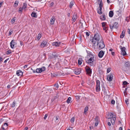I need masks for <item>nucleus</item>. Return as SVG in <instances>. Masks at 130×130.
Instances as JSON below:
<instances>
[{
  "mask_svg": "<svg viewBox=\"0 0 130 130\" xmlns=\"http://www.w3.org/2000/svg\"><path fill=\"white\" fill-rule=\"evenodd\" d=\"M102 40L101 36L98 34H97L94 35L92 39L90 40V41L94 45H95Z\"/></svg>",
  "mask_w": 130,
  "mask_h": 130,
  "instance_id": "1",
  "label": "nucleus"
},
{
  "mask_svg": "<svg viewBox=\"0 0 130 130\" xmlns=\"http://www.w3.org/2000/svg\"><path fill=\"white\" fill-rule=\"evenodd\" d=\"M97 47L100 49H101L104 48L105 47V45L104 43L103 40L96 43Z\"/></svg>",
  "mask_w": 130,
  "mask_h": 130,
  "instance_id": "2",
  "label": "nucleus"
},
{
  "mask_svg": "<svg viewBox=\"0 0 130 130\" xmlns=\"http://www.w3.org/2000/svg\"><path fill=\"white\" fill-rule=\"evenodd\" d=\"M90 58L87 61H86V62L88 63L91 64L94 61V56L92 55H90Z\"/></svg>",
  "mask_w": 130,
  "mask_h": 130,
  "instance_id": "3",
  "label": "nucleus"
},
{
  "mask_svg": "<svg viewBox=\"0 0 130 130\" xmlns=\"http://www.w3.org/2000/svg\"><path fill=\"white\" fill-rule=\"evenodd\" d=\"M110 27L111 30H112L114 28H117L118 27V23L117 22H115L113 23V24L111 25V24L109 25Z\"/></svg>",
  "mask_w": 130,
  "mask_h": 130,
  "instance_id": "4",
  "label": "nucleus"
},
{
  "mask_svg": "<svg viewBox=\"0 0 130 130\" xmlns=\"http://www.w3.org/2000/svg\"><path fill=\"white\" fill-rule=\"evenodd\" d=\"M121 50V55L124 56L126 54V53L125 51V48L124 47H122V46H120Z\"/></svg>",
  "mask_w": 130,
  "mask_h": 130,
  "instance_id": "5",
  "label": "nucleus"
},
{
  "mask_svg": "<svg viewBox=\"0 0 130 130\" xmlns=\"http://www.w3.org/2000/svg\"><path fill=\"white\" fill-rule=\"evenodd\" d=\"M100 82L99 80L96 81V91H99L100 90Z\"/></svg>",
  "mask_w": 130,
  "mask_h": 130,
  "instance_id": "6",
  "label": "nucleus"
},
{
  "mask_svg": "<svg viewBox=\"0 0 130 130\" xmlns=\"http://www.w3.org/2000/svg\"><path fill=\"white\" fill-rule=\"evenodd\" d=\"M74 72L76 74H79L81 72V69L79 68H77L74 70Z\"/></svg>",
  "mask_w": 130,
  "mask_h": 130,
  "instance_id": "7",
  "label": "nucleus"
},
{
  "mask_svg": "<svg viewBox=\"0 0 130 130\" xmlns=\"http://www.w3.org/2000/svg\"><path fill=\"white\" fill-rule=\"evenodd\" d=\"M47 42L46 41H44L41 43L40 46L41 47H44L47 46Z\"/></svg>",
  "mask_w": 130,
  "mask_h": 130,
  "instance_id": "8",
  "label": "nucleus"
},
{
  "mask_svg": "<svg viewBox=\"0 0 130 130\" xmlns=\"http://www.w3.org/2000/svg\"><path fill=\"white\" fill-rule=\"evenodd\" d=\"M86 71L87 72V74L90 76L92 73L91 69L89 67H88L86 69Z\"/></svg>",
  "mask_w": 130,
  "mask_h": 130,
  "instance_id": "9",
  "label": "nucleus"
},
{
  "mask_svg": "<svg viewBox=\"0 0 130 130\" xmlns=\"http://www.w3.org/2000/svg\"><path fill=\"white\" fill-rule=\"evenodd\" d=\"M113 76L112 74H109L107 76V79L108 81H111L112 80L113 77Z\"/></svg>",
  "mask_w": 130,
  "mask_h": 130,
  "instance_id": "10",
  "label": "nucleus"
},
{
  "mask_svg": "<svg viewBox=\"0 0 130 130\" xmlns=\"http://www.w3.org/2000/svg\"><path fill=\"white\" fill-rule=\"evenodd\" d=\"M104 54V52L102 51H100L98 54L99 57L100 58H102Z\"/></svg>",
  "mask_w": 130,
  "mask_h": 130,
  "instance_id": "11",
  "label": "nucleus"
},
{
  "mask_svg": "<svg viewBox=\"0 0 130 130\" xmlns=\"http://www.w3.org/2000/svg\"><path fill=\"white\" fill-rule=\"evenodd\" d=\"M61 42H53L52 44L54 46L56 47H58L59 46Z\"/></svg>",
  "mask_w": 130,
  "mask_h": 130,
  "instance_id": "12",
  "label": "nucleus"
},
{
  "mask_svg": "<svg viewBox=\"0 0 130 130\" xmlns=\"http://www.w3.org/2000/svg\"><path fill=\"white\" fill-rule=\"evenodd\" d=\"M14 41H15L14 40H12L10 43L11 47L12 48H13L14 47L15 43Z\"/></svg>",
  "mask_w": 130,
  "mask_h": 130,
  "instance_id": "13",
  "label": "nucleus"
},
{
  "mask_svg": "<svg viewBox=\"0 0 130 130\" xmlns=\"http://www.w3.org/2000/svg\"><path fill=\"white\" fill-rule=\"evenodd\" d=\"M8 124L7 123H5L2 126V128L3 130H5L7 128Z\"/></svg>",
  "mask_w": 130,
  "mask_h": 130,
  "instance_id": "14",
  "label": "nucleus"
},
{
  "mask_svg": "<svg viewBox=\"0 0 130 130\" xmlns=\"http://www.w3.org/2000/svg\"><path fill=\"white\" fill-rule=\"evenodd\" d=\"M17 74L18 76H21L23 74V73L21 70H19L17 71Z\"/></svg>",
  "mask_w": 130,
  "mask_h": 130,
  "instance_id": "15",
  "label": "nucleus"
},
{
  "mask_svg": "<svg viewBox=\"0 0 130 130\" xmlns=\"http://www.w3.org/2000/svg\"><path fill=\"white\" fill-rule=\"evenodd\" d=\"M110 119V121L112 125L114 124L115 120H116V118L115 117H114Z\"/></svg>",
  "mask_w": 130,
  "mask_h": 130,
  "instance_id": "16",
  "label": "nucleus"
},
{
  "mask_svg": "<svg viewBox=\"0 0 130 130\" xmlns=\"http://www.w3.org/2000/svg\"><path fill=\"white\" fill-rule=\"evenodd\" d=\"M55 21V18L54 17H52L50 21V24L51 25L54 24Z\"/></svg>",
  "mask_w": 130,
  "mask_h": 130,
  "instance_id": "17",
  "label": "nucleus"
},
{
  "mask_svg": "<svg viewBox=\"0 0 130 130\" xmlns=\"http://www.w3.org/2000/svg\"><path fill=\"white\" fill-rule=\"evenodd\" d=\"M77 19V15L76 14H74L73 16L72 19V21L75 22Z\"/></svg>",
  "mask_w": 130,
  "mask_h": 130,
  "instance_id": "18",
  "label": "nucleus"
},
{
  "mask_svg": "<svg viewBox=\"0 0 130 130\" xmlns=\"http://www.w3.org/2000/svg\"><path fill=\"white\" fill-rule=\"evenodd\" d=\"M32 17H35L37 18V15L36 13L34 12H32L31 14Z\"/></svg>",
  "mask_w": 130,
  "mask_h": 130,
  "instance_id": "19",
  "label": "nucleus"
},
{
  "mask_svg": "<svg viewBox=\"0 0 130 130\" xmlns=\"http://www.w3.org/2000/svg\"><path fill=\"white\" fill-rule=\"evenodd\" d=\"M125 31L123 30L122 31L121 34L120 36V38H123L125 36Z\"/></svg>",
  "mask_w": 130,
  "mask_h": 130,
  "instance_id": "20",
  "label": "nucleus"
},
{
  "mask_svg": "<svg viewBox=\"0 0 130 130\" xmlns=\"http://www.w3.org/2000/svg\"><path fill=\"white\" fill-rule=\"evenodd\" d=\"M113 15V13L112 11H110L109 13V16L110 17H112Z\"/></svg>",
  "mask_w": 130,
  "mask_h": 130,
  "instance_id": "21",
  "label": "nucleus"
},
{
  "mask_svg": "<svg viewBox=\"0 0 130 130\" xmlns=\"http://www.w3.org/2000/svg\"><path fill=\"white\" fill-rule=\"evenodd\" d=\"M83 60L82 58L79 59L78 60V63L79 64L81 65L82 63Z\"/></svg>",
  "mask_w": 130,
  "mask_h": 130,
  "instance_id": "22",
  "label": "nucleus"
},
{
  "mask_svg": "<svg viewBox=\"0 0 130 130\" xmlns=\"http://www.w3.org/2000/svg\"><path fill=\"white\" fill-rule=\"evenodd\" d=\"M113 115L111 113H110L109 115H108V119H110L111 118H113Z\"/></svg>",
  "mask_w": 130,
  "mask_h": 130,
  "instance_id": "23",
  "label": "nucleus"
},
{
  "mask_svg": "<svg viewBox=\"0 0 130 130\" xmlns=\"http://www.w3.org/2000/svg\"><path fill=\"white\" fill-rule=\"evenodd\" d=\"M27 6V5L26 3H24L23 6L22 7V8L23 9L25 10V9L26 8Z\"/></svg>",
  "mask_w": 130,
  "mask_h": 130,
  "instance_id": "24",
  "label": "nucleus"
},
{
  "mask_svg": "<svg viewBox=\"0 0 130 130\" xmlns=\"http://www.w3.org/2000/svg\"><path fill=\"white\" fill-rule=\"evenodd\" d=\"M74 2L73 1H71L70 3V4L69 6V7L70 8H71L72 6L74 5Z\"/></svg>",
  "mask_w": 130,
  "mask_h": 130,
  "instance_id": "25",
  "label": "nucleus"
},
{
  "mask_svg": "<svg viewBox=\"0 0 130 130\" xmlns=\"http://www.w3.org/2000/svg\"><path fill=\"white\" fill-rule=\"evenodd\" d=\"M71 98L70 97H69L67 99V102L69 104L70 102V101H71Z\"/></svg>",
  "mask_w": 130,
  "mask_h": 130,
  "instance_id": "26",
  "label": "nucleus"
},
{
  "mask_svg": "<svg viewBox=\"0 0 130 130\" xmlns=\"http://www.w3.org/2000/svg\"><path fill=\"white\" fill-rule=\"evenodd\" d=\"M19 2L18 1H16L14 3V7H17L18 5Z\"/></svg>",
  "mask_w": 130,
  "mask_h": 130,
  "instance_id": "27",
  "label": "nucleus"
},
{
  "mask_svg": "<svg viewBox=\"0 0 130 130\" xmlns=\"http://www.w3.org/2000/svg\"><path fill=\"white\" fill-rule=\"evenodd\" d=\"M36 72L37 73H40L41 72V71L40 68L37 69L36 70Z\"/></svg>",
  "mask_w": 130,
  "mask_h": 130,
  "instance_id": "28",
  "label": "nucleus"
},
{
  "mask_svg": "<svg viewBox=\"0 0 130 130\" xmlns=\"http://www.w3.org/2000/svg\"><path fill=\"white\" fill-rule=\"evenodd\" d=\"M125 66L126 67H128L129 66V63L128 62H126L125 64Z\"/></svg>",
  "mask_w": 130,
  "mask_h": 130,
  "instance_id": "29",
  "label": "nucleus"
},
{
  "mask_svg": "<svg viewBox=\"0 0 130 130\" xmlns=\"http://www.w3.org/2000/svg\"><path fill=\"white\" fill-rule=\"evenodd\" d=\"M101 19L103 20H105L106 19V17L105 15H102L101 17Z\"/></svg>",
  "mask_w": 130,
  "mask_h": 130,
  "instance_id": "30",
  "label": "nucleus"
},
{
  "mask_svg": "<svg viewBox=\"0 0 130 130\" xmlns=\"http://www.w3.org/2000/svg\"><path fill=\"white\" fill-rule=\"evenodd\" d=\"M99 8H102V7L103 6V3L102 0L100 1V3L99 4Z\"/></svg>",
  "mask_w": 130,
  "mask_h": 130,
  "instance_id": "31",
  "label": "nucleus"
},
{
  "mask_svg": "<svg viewBox=\"0 0 130 130\" xmlns=\"http://www.w3.org/2000/svg\"><path fill=\"white\" fill-rule=\"evenodd\" d=\"M88 110V107H86L84 109V113H86V112Z\"/></svg>",
  "mask_w": 130,
  "mask_h": 130,
  "instance_id": "32",
  "label": "nucleus"
},
{
  "mask_svg": "<svg viewBox=\"0 0 130 130\" xmlns=\"http://www.w3.org/2000/svg\"><path fill=\"white\" fill-rule=\"evenodd\" d=\"M15 102L14 101L11 105V107H14L15 106Z\"/></svg>",
  "mask_w": 130,
  "mask_h": 130,
  "instance_id": "33",
  "label": "nucleus"
},
{
  "mask_svg": "<svg viewBox=\"0 0 130 130\" xmlns=\"http://www.w3.org/2000/svg\"><path fill=\"white\" fill-rule=\"evenodd\" d=\"M41 71V72L44 71L45 70V68L44 67H43L41 68H40Z\"/></svg>",
  "mask_w": 130,
  "mask_h": 130,
  "instance_id": "34",
  "label": "nucleus"
},
{
  "mask_svg": "<svg viewBox=\"0 0 130 130\" xmlns=\"http://www.w3.org/2000/svg\"><path fill=\"white\" fill-rule=\"evenodd\" d=\"M55 86L56 87L55 89L57 90L59 87L58 85V84H56L55 85Z\"/></svg>",
  "mask_w": 130,
  "mask_h": 130,
  "instance_id": "35",
  "label": "nucleus"
},
{
  "mask_svg": "<svg viewBox=\"0 0 130 130\" xmlns=\"http://www.w3.org/2000/svg\"><path fill=\"white\" fill-rule=\"evenodd\" d=\"M41 35L39 34L37 36L38 39V40H39L40 39V38H41Z\"/></svg>",
  "mask_w": 130,
  "mask_h": 130,
  "instance_id": "36",
  "label": "nucleus"
},
{
  "mask_svg": "<svg viewBox=\"0 0 130 130\" xmlns=\"http://www.w3.org/2000/svg\"><path fill=\"white\" fill-rule=\"evenodd\" d=\"M75 120V118L74 117H73L71 118V122L72 123Z\"/></svg>",
  "mask_w": 130,
  "mask_h": 130,
  "instance_id": "37",
  "label": "nucleus"
},
{
  "mask_svg": "<svg viewBox=\"0 0 130 130\" xmlns=\"http://www.w3.org/2000/svg\"><path fill=\"white\" fill-rule=\"evenodd\" d=\"M106 23L105 22H102V26L103 27L106 26Z\"/></svg>",
  "mask_w": 130,
  "mask_h": 130,
  "instance_id": "38",
  "label": "nucleus"
},
{
  "mask_svg": "<svg viewBox=\"0 0 130 130\" xmlns=\"http://www.w3.org/2000/svg\"><path fill=\"white\" fill-rule=\"evenodd\" d=\"M15 20V19L14 18H13L11 20V22L12 23V24H13L14 23Z\"/></svg>",
  "mask_w": 130,
  "mask_h": 130,
  "instance_id": "39",
  "label": "nucleus"
},
{
  "mask_svg": "<svg viewBox=\"0 0 130 130\" xmlns=\"http://www.w3.org/2000/svg\"><path fill=\"white\" fill-rule=\"evenodd\" d=\"M79 25L81 27H83V23L81 22H80L79 23Z\"/></svg>",
  "mask_w": 130,
  "mask_h": 130,
  "instance_id": "40",
  "label": "nucleus"
},
{
  "mask_svg": "<svg viewBox=\"0 0 130 130\" xmlns=\"http://www.w3.org/2000/svg\"><path fill=\"white\" fill-rule=\"evenodd\" d=\"M23 9L21 7H20L19 9V11L22 12Z\"/></svg>",
  "mask_w": 130,
  "mask_h": 130,
  "instance_id": "41",
  "label": "nucleus"
},
{
  "mask_svg": "<svg viewBox=\"0 0 130 130\" xmlns=\"http://www.w3.org/2000/svg\"><path fill=\"white\" fill-rule=\"evenodd\" d=\"M111 103L112 104H114L115 103V101L114 100H112L111 101Z\"/></svg>",
  "mask_w": 130,
  "mask_h": 130,
  "instance_id": "42",
  "label": "nucleus"
},
{
  "mask_svg": "<svg viewBox=\"0 0 130 130\" xmlns=\"http://www.w3.org/2000/svg\"><path fill=\"white\" fill-rule=\"evenodd\" d=\"M13 31L12 30H10L9 31V35H11L12 34Z\"/></svg>",
  "mask_w": 130,
  "mask_h": 130,
  "instance_id": "43",
  "label": "nucleus"
},
{
  "mask_svg": "<svg viewBox=\"0 0 130 130\" xmlns=\"http://www.w3.org/2000/svg\"><path fill=\"white\" fill-rule=\"evenodd\" d=\"M98 13L100 14H101L102 13V12L101 10H98Z\"/></svg>",
  "mask_w": 130,
  "mask_h": 130,
  "instance_id": "44",
  "label": "nucleus"
},
{
  "mask_svg": "<svg viewBox=\"0 0 130 130\" xmlns=\"http://www.w3.org/2000/svg\"><path fill=\"white\" fill-rule=\"evenodd\" d=\"M127 84V83L126 81H124L123 82V84L124 85H126Z\"/></svg>",
  "mask_w": 130,
  "mask_h": 130,
  "instance_id": "45",
  "label": "nucleus"
},
{
  "mask_svg": "<svg viewBox=\"0 0 130 130\" xmlns=\"http://www.w3.org/2000/svg\"><path fill=\"white\" fill-rule=\"evenodd\" d=\"M11 51L10 50H8L7 51V54H9L11 53Z\"/></svg>",
  "mask_w": 130,
  "mask_h": 130,
  "instance_id": "46",
  "label": "nucleus"
},
{
  "mask_svg": "<svg viewBox=\"0 0 130 130\" xmlns=\"http://www.w3.org/2000/svg\"><path fill=\"white\" fill-rule=\"evenodd\" d=\"M59 116H57L56 117V120H57V122H59V120L58 121H57L58 119H59Z\"/></svg>",
  "mask_w": 130,
  "mask_h": 130,
  "instance_id": "47",
  "label": "nucleus"
},
{
  "mask_svg": "<svg viewBox=\"0 0 130 130\" xmlns=\"http://www.w3.org/2000/svg\"><path fill=\"white\" fill-rule=\"evenodd\" d=\"M127 88H125V90L124 91V95H125L126 94H127L126 91H127Z\"/></svg>",
  "mask_w": 130,
  "mask_h": 130,
  "instance_id": "48",
  "label": "nucleus"
},
{
  "mask_svg": "<svg viewBox=\"0 0 130 130\" xmlns=\"http://www.w3.org/2000/svg\"><path fill=\"white\" fill-rule=\"evenodd\" d=\"M110 71V69L109 68H108L107 70V72L109 73Z\"/></svg>",
  "mask_w": 130,
  "mask_h": 130,
  "instance_id": "49",
  "label": "nucleus"
},
{
  "mask_svg": "<svg viewBox=\"0 0 130 130\" xmlns=\"http://www.w3.org/2000/svg\"><path fill=\"white\" fill-rule=\"evenodd\" d=\"M98 121H96V122H95V126H97V125H98Z\"/></svg>",
  "mask_w": 130,
  "mask_h": 130,
  "instance_id": "50",
  "label": "nucleus"
},
{
  "mask_svg": "<svg viewBox=\"0 0 130 130\" xmlns=\"http://www.w3.org/2000/svg\"><path fill=\"white\" fill-rule=\"evenodd\" d=\"M48 116V115L47 114H46L45 115V116L44 117V119L45 120L46 118Z\"/></svg>",
  "mask_w": 130,
  "mask_h": 130,
  "instance_id": "51",
  "label": "nucleus"
},
{
  "mask_svg": "<svg viewBox=\"0 0 130 130\" xmlns=\"http://www.w3.org/2000/svg\"><path fill=\"white\" fill-rule=\"evenodd\" d=\"M53 56L54 57V58H56L58 56V55L57 54H56L55 55H54V56L53 55Z\"/></svg>",
  "mask_w": 130,
  "mask_h": 130,
  "instance_id": "52",
  "label": "nucleus"
},
{
  "mask_svg": "<svg viewBox=\"0 0 130 130\" xmlns=\"http://www.w3.org/2000/svg\"><path fill=\"white\" fill-rule=\"evenodd\" d=\"M86 35L88 36L89 35V32H86Z\"/></svg>",
  "mask_w": 130,
  "mask_h": 130,
  "instance_id": "53",
  "label": "nucleus"
},
{
  "mask_svg": "<svg viewBox=\"0 0 130 130\" xmlns=\"http://www.w3.org/2000/svg\"><path fill=\"white\" fill-rule=\"evenodd\" d=\"M103 27V29L104 30H106V31H107V30H106V29L107 28L106 26L104 27Z\"/></svg>",
  "mask_w": 130,
  "mask_h": 130,
  "instance_id": "54",
  "label": "nucleus"
},
{
  "mask_svg": "<svg viewBox=\"0 0 130 130\" xmlns=\"http://www.w3.org/2000/svg\"><path fill=\"white\" fill-rule=\"evenodd\" d=\"M60 75H59V74H55V75H54V76L55 77V76H59Z\"/></svg>",
  "mask_w": 130,
  "mask_h": 130,
  "instance_id": "55",
  "label": "nucleus"
},
{
  "mask_svg": "<svg viewBox=\"0 0 130 130\" xmlns=\"http://www.w3.org/2000/svg\"><path fill=\"white\" fill-rule=\"evenodd\" d=\"M98 117L97 116L96 117L95 119L96 121H98Z\"/></svg>",
  "mask_w": 130,
  "mask_h": 130,
  "instance_id": "56",
  "label": "nucleus"
},
{
  "mask_svg": "<svg viewBox=\"0 0 130 130\" xmlns=\"http://www.w3.org/2000/svg\"><path fill=\"white\" fill-rule=\"evenodd\" d=\"M127 32L128 34H130V29H127Z\"/></svg>",
  "mask_w": 130,
  "mask_h": 130,
  "instance_id": "57",
  "label": "nucleus"
},
{
  "mask_svg": "<svg viewBox=\"0 0 130 130\" xmlns=\"http://www.w3.org/2000/svg\"><path fill=\"white\" fill-rule=\"evenodd\" d=\"M76 99H79V97L78 96H75Z\"/></svg>",
  "mask_w": 130,
  "mask_h": 130,
  "instance_id": "58",
  "label": "nucleus"
},
{
  "mask_svg": "<svg viewBox=\"0 0 130 130\" xmlns=\"http://www.w3.org/2000/svg\"><path fill=\"white\" fill-rule=\"evenodd\" d=\"M9 59V58L7 59H6L4 61V63H6L7 62V61Z\"/></svg>",
  "mask_w": 130,
  "mask_h": 130,
  "instance_id": "59",
  "label": "nucleus"
},
{
  "mask_svg": "<svg viewBox=\"0 0 130 130\" xmlns=\"http://www.w3.org/2000/svg\"><path fill=\"white\" fill-rule=\"evenodd\" d=\"M108 124L109 126H110L111 125V124L110 122H108Z\"/></svg>",
  "mask_w": 130,
  "mask_h": 130,
  "instance_id": "60",
  "label": "nucleus"
},
{
  "mask_svg": "<svg viewBox=\"0 0 130 130\" xmlns=\"http://www.w3.org/2000/svg\"><path fill=\"white\" fill-rule=\"evenodd\" d=\"M3 60V58L2 57H0V62L1 61Z\"/></svg>",
  "mask_w": 130,
  "mask_h": 130,
  "instance_id": "61",
  "label": "nucleus"
},
{
  "mask_svg": "<svg viewBox=\"0 0 130 130\" xmlns=\"http://www.w3.org/2000/svg\"><path fill=\"white\" fill-rule=\"evenodd\" d=\"M54 3L53 2H52V3L51 4H50V5L51 6H52L53 5H54Z\"/></svg>",
  "mask_w": 130,
  "mask_h": 130,
  "instance_id": "62",
  "label": "nucleus"
},
{
  "mask_svg": "<svg viewBox=\"0 0 130 130\" xmlns=\"http://www.w3.org/2000/svg\"><path fill=\"white\" fill-rule=\"evenodd\" d=\"M27 67V65H25L24 66V68L25 69Z\"/></svg>",
  "mask_w": 130,
  "mask_h": 130,
  "instance_id": "63",
  "label": "nucleus"
},
{
  "mask_svg": "<svg viewBox=\"0 0 130 130\" xmlns=\"http://www.w3.org/2000/svg\"><path fill=\"white\" fill-rule=\"evenodd\" d=\"M119 130H122V128L121 127H120L119 128Z\"/></svg>",
  "mask_w": 130,
  "mask_h": 130,
  "instance_id": "64",
  "label": "nucleus"
}]
</instances>
